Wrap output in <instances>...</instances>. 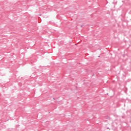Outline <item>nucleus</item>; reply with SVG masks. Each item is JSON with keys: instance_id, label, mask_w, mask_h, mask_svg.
Returning a JSON list of instances; mask_svg holds the SVG:
<instances>
[{"instance_id": "f257e3e1", "label": "nucleus", "mask_w": 131, "mask_h": 131, "mask_svg": "<svg viewBox=\"0 0 131 131\" xmlns=\"http://www.w3.org/2000/svg\"><path fill=\"white\" fill-rule=\"evenodd\" d=\"M98 57L100 58V56H98Z\"/></svg>"}, {"instance_id": "f03ea898", "label": "nucleus", "mask_w": 131, "mask_h": 131, "mask_svg": "<svg viewBox=\"0 0 131 131\" xmlns=\"http://www.w3.org/2000/svg\"><path fill=\"white\" fill-rule=\"evenodd\" d=\"M107 129H109V127H108Z\"/></svg>"}]
</instances>
